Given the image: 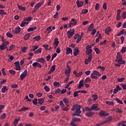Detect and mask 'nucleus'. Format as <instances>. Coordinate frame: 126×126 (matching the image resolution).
<instances>
[{
	"label": "nucleus",
	"instance_id": "ea45409f",
	"mask_svg": "<svg viewBox=\"0 0 126 126\" xmlns=\"http://www.w3.org/2000/svg\"><path fill=\"white\" fill-rule=\"evenodd\" d=\"M9 73H10V74H12V75H14V74H15V71L12 69H10L9 70Z\"/></svg>",
	"mask_w": 126,
	"mask_h": 126
},
{
	"label": "nucleus",
	"instance_id": "a18cd8bd",
	"mask_svg": "<svg viewBox=\"0 0 126 126\" xmlns=\"http://www.w3.org/2000/svg\"><path fill=\"white\" fill-rule=\"evenodd\" d=\"M6 36H7V37H9V38H12V37H13V35L10 32H7Z\"/></svg>",
	"mask_w": 126,
	"mask_h": 126
},
{
	"label": "nucleus",
	"instance_id": "ddd939ff",
	"mask_svg": "<svg viewBox=\"0 0 126 126\" xmlns=\"http://www.w3.org/2000/svg\"><path fill=\"white\" fill-rule=\"evenodd\" d=\"M70 69H65L64 71V74L66 75V77H70L69 74H70Z\"/></svg>",
	"mask_w": 126,
	"mask_h": 126
},
{
	"label": "nucleus",
	"instance_id": "412c9836",
	"mask_svg": "<svg viewBox=\"0 0 126 126\" xmlns=\"http://www.w3.org/2000/svg\"><path fill=\"white\" fill-rule=\"evenodd\" d=\"M18 8L20 9V10H23L25 11L26 10V8L25 7H23L22 5L18 4Z\"/></svg>",
	"mask_w": 126,
	"mask_h": 126
},
{
	"label": "nucleus",
	"instance_id": "dca6fc26",
	"mask_svg": "<svg viewBox=\"0 0 126 126\" xmlns=\"http://www.w3.org/2000/svg\"><path fill=\"white\" fill-rule=\"evenodd\" d=\"M31 33H28L27 34H26L24 37V40H25V41H27V40H28V38L31 37Z\"/></svg>",
	"mask_w": 126,
	"mask_h": 126
},
{
	"label": "nucleus",
	"instance_id": "8fccbe9b",
	"mask_svg": "<svg viewBox=\"0 0 126 126\" xmlns=\"http://www.w3.org/2000/svg\"><path fill=\"white\" fill-rule=\"evenodd\" d=\"M28 47H24L22 49V52L23 53H26V51H27Z\"/></svg>",
	"mask_w": 126,
	"mask_h": 126
},
{
	"label": "nucleus",
	"instance_id": "e433bc0d",
	"mask_svg": "<svg viewBox=\"0 0 126 126\" xmlns=\"http://www.w3.org/2000/svg\"><path fill=\"white\" fill-rule=\"evenodd\" d=\"M27 76H26L25 75H23L22 74H21L20 76V78L21 79V80L23 81V80L24 79V78H25V77H26Z\"/></svg>",
	"mask_w": 126,
	"mask_h": 126
},
{
	"label": "nucleus",
	"instance_id": "3c124183",
	"mask_svg": "<svg viewBox=\"0 0 126 126\" xmlns=\"http://www.w3.org/2000/svg\"><path fill=\"white\" fill-rule=\"evenodd\" d=\"M74 39H78V38H79V34L78 33H76L74 36H73Z\"/></svg>",
	"mask_w": 126,
	"mask_h": 126
},
{
	"label": "nucleus",
	"instance_id": "49530a36",
	"mask_svg": "<svg viewBox=\"0 0 126 126\" xmlns=\"http://www.w3.org/2000/svg\"><path fill=\"white\" fill-rule=\"evenodd\" d=\"M6 117V115H5V113H3L0 116V119L1 120H3V119H5Z\"/></svg>",
	"mask_w": 126,
	"mask_h": 126
},
{
	"label": "nucleus",
	"instance_id": "c9c22d12",
	"mask_svg": "<svg viewBox=\"0 0 126 126\" xmlns=\"http://www.w3.org/2000/svg\"><path fill=\"white\" fill-rule=\"evenodd\" d=\"M87 12H88V9H83V10L81 11V14H86L87 13Z\"/></svg>",
	"mask_w": 126,
	"mask_h": 126
},
{
	"label": "nucleus",
	"instance_id": "f704fd0d",
	"mask_svg": "<svg viewBox=\"0 0 126 126\" xmlns=\"http://www.w3.org/2000/svg\"><path fill=\"white\" fill-rule=\"evenodd\" d=\"M125 78L124 77H123L121 78H118L117 79V81H118V82H123L124 80H125Z\"/></svg>",
	"mask_w": 126,
	"mask_h": 126
},
{
	"label": "nucleus",
	"instance_id": "58836bf2",
	"mask_svg": "<svg viewBox=\"0 0 126 126\" xmlns=\"http://www.w3.org/2000/svg\"><path fill=\"white\" fill-rule=\"evenodd\" d=\"M60 83L59 82H58L57 81H55L54 83H53V85L54 86H56V87H59L60 86Z\"/></svg>",
	"mask_w": 126,
	"mask_h": 126
},
{
	"label": "nucleus",
	"instance_id": "774afa93",
	"mask_svg": "<svg viewBox=\"0 0 126 126\" xmlns=\"http://www.w3.org/2000/svg\"><path fill=\"white\" fill-rule=\"evenodd\" d=\"M62 19L63 21H67V20H68V17H63Z\"/></svg>",
	"mask_w": 126,
	"mask_h": 126
},
{
	"label": "nucleus",
	"instance_id": "864d4df0",
	"mask_svg": "<svg viewBox=\"0 0 126 126\" xmlns=\"http://www.w3.org/2000/svg\"><path fill=\"white\" fill-rule=\"evenodd\" d=\"M124 34V30H122L121 31H120L117 34V36H121V35H123Z\"/></svg>",
	"mask_w": 126,
	"mask_h": 126
},
{
	"label": "nucleus",
	"instance_id": "bb28decb",
	"mask_svg": "<svg viewBox=\"0 0 126 126\" xmlns=\"http://www.w3.org/2000/svg\"><path fill=\"white\" fill-rule=\"evenodd\" d=\"M87 50L86 51V54L87 55H90V54H91V53H92V49H86Z\"/></svg>",
	"mask_w": 126,
	"mask_h": 126
},
{
	"label": "nucleus",
	"instance_id": "4c0bfd02",
	"mask_svg": "<svg viewBox=\"0 0 126 126\" xmlns=\"http://www.w3.org/2000/svg\"><path fill=\"white\" fill-rule=\"evenodd\" d=\"M32 103L34 105H37V104H38V99L34 98V99L32 100Z\"/></svg>",
	"mask_w": 126,
	"mask_h": 126
},
{
	"label": "nucleus",
	"instance_id": "f03ea898",
	"mask_svg": "<svg viewBox=\"0 0 126 126\" xmlns=\"http://www.w3.org/2000/svg\"><path fill=\"white\" fill-rule=\"evenodd\" d=\"M115 61L118 63L119 64H125V63H126V61L123 60V56L121 55V53L120 52L117 53Z\"/></svg>",
	"mask_w": 126,
	"mask_h": 126
},
{
	"label": "nucleus",
	"instance_id": "b1692460",
	"mask_svg": "<svg viewBox=\"0 0 126 126\" xmlns=\"http://www.w3.org/2000/svg\"><path fill=\"white\" fill-rule=\"evenodd\" d=\"M29 109V108L24 106L19 110V112H22L23 111H26V110H28Z\"/></svg>",
	"mask_w": 126,
	"mask_h": 126
},
{
	"label": "nucleus",
	"instance_id": "7c9ffc66",
	"mask_svg": "<svg viewBox=\"0 0 126 126\" xmlns=\"http://www.w3.org/2000/svg\"><path fill=\"white\" fill-rule=\"evenodd\" d=\"M20 120V117H19V119H16L14 120L13 124L15 125V126H16V125L18 124V122H19V120Z\"/></svg>",
	"mask_w": 126,
	"mask_h": 126
},
{
	"label": "nucleus",
	"instance_id": "a211bd4d",
	"mask_svg": "<svg viewBox=\"0 0 126 126\" xmlns=\"http://www.w3.org/2000/svg\"><path fill=\"white\" fill-rule=\"evenodd\" d=\"M37 29V27L34 26L33 27H31L28 29L27 31L28 32H31V31H34V30H36Z\"/></svg>",
	"mask_w": 126,
	"mask_h": 126
},
{
	"label": "nucleus",
	"instance_id": "5fc2aeb1",
	"mask_svg": "<svg viewBox=\"0 0 126 126\" xmlns=\"http://www.w3.org/2000/svg\"><path fill=\"white\" fill-rule=\"evenodd\" d=\"M99 7H100V6L99 5V3H96L95 6V9L96 10H98V9H99Z\"/></svg>",
	"mask_w": 126,
	"mask_h": 126
},
{
	"label": "nucleus",
	"instance_id": "9b49d317",
	"mask_svg": "<svg viewBox=\"0 0 126 126\" xmlns=\"http://www.w3.org/2000/svg\"><path fill=\"white\" fill-rule=\"evenodd\" d=\"M112 31V29H111V27H109L105 29V32L106 34V35H110V32Z\"/></svg>",
	"mask_w": 126,
	"mask_h": 126
},
{
	"label": "nucleus",
	"instance_id": "79ce46f5",
	"mask_svg": "<svg viewBox=\"0 0 126 126\" xmlns=\"http://www.w3.org/2000/svg\"><path fill=\"white\" fill-rule=\"evenodd\" d=\"M44 89L46 92H49L50 91V88L49 87H48V86H45Z\"/></svg>",
	"mask_w": 126,
	"mask_h": 126
},
{
	"label": "nucleus",
	"instance_id": "473e14b6",
	"mask_svg": "<svg viewBox=\"0 0 126 126\" xmlns=\"http://www.w3.org/2000/svg\"><path fill=\"white\" fill-rule=\"evenodd\" d=\"M42 49L41 48H39L37 50L34 51V54H40L41 53L42 51L41 50Z\"/></svg>",
	"mask_w": 126,
	"mask_h": 126
},
{
	"label": "nucleus",
	"instance_id": "72a5a7b5",
	"mask_svg": "<svg viewBox=\"0 0 126 126\" xmlns=\"http://www.w3.org/2000/svg\"><path fill=\"white\" fill-rule=\"evenodd\" d=\"M87 60H88V61H89V63H90V62H91V61H92V54H90L89 55V57L88 59H87Z\"/></svg>",
	"mask_w": 126,
	"mask_h": 126
},
{
	"label": "nucleus",
	"instance_id": "4468645a",
	"mask_svg": "<svg viewBox=\"0 0 126 126\" xmlns=\"http://www.w3.org/2000/svg\"><path fill=\"white\" fill-rule=\"evenodd\" d=\"M56 70V65H53L51 67V69L48 72V74H51L52 72H54V71Z\"/></svg>",
	"mask_w": 126,
	"mask_h": 126
},
{
	"label": "nucleus",
	"instance_id": "09e8293b",
	"mask_svg": "<svg viewBox=\"0 0 126 126\" xmlns=\"http://www.w3.org/2000/svg\"><path fill=\"white\" fill-rule=\"evenodd\" d=\"M6 83V79H3L2 81L0 82V85H2L3 84H4V83Z\"/></svg>",
	"mask_w": 126,
	"mask_h": 126
},
{
	"label": "nucleus",
	"instance_id": "393cba45",
	"mask_svg": "<svg viewBox=\"0 0 126 126\" xmlns=\"http://www.w3.org/2000/svg\"><path fill=\"white\" fill-rule=\"evenodd\" d=\"M60 43V41H59V38H55L54 39V43L53 45H58Z\"/></svg>",
	"mask_w": 126,
	"mask_h": 126
},
{
	"label": "nucleus",
	"instance_id": "bf43d9fd",
	"mask_svg": "<svg viewBox=\"0 0 126 126\" xmlns=\"http://www.w3.org/2000/svg\"><path fill=\"white\" fill-rule=\"evenodd\" d=\"M1 71H2V73L3 75H6V73H5V69H4V68H2Z\"/></svg>",
	"mask_w": 126,
	"mask_h": 126
},
{
	"label": "nucleus",
	"instance_id": "0eeeda50",
	"mask_svg": "<svg viewBox=\"0 0 126 126\" xmlns=\"http://www.w3.org/2000/svg\"><path fill=\"white\" fill-rule=\"evenodd\" d=\"M109 113H106L103 110L100 111L99 113V116H100V117H107L109 116Z\"/></svg>",
	"mask_w": 126,
	"mask_h": 126
},
{
	"label": "nucleus",
	"instance_id": "423d86ee",
	"mask_svg": "<svg viewBox=\"0 0 126 126\" xmlns=\"http://www.w3.org/2000/svg\"><path fill=\"white\" fill-rule=\"evenodd\" d=\"M21 31V28H20V27H17L16 28L15 30H13L12 31V34H18L20 33V32Z\"/></svg>",
	"mask_w": 126,
	"mask_h": 126
},
{
	"label": "nucleus",
	"instance_id": "6e6d98bb",
	"mask_svg": "<svg viewBox=\"0 0 126 126\" xmlns=\"http://www.w3.org/2000/svg\"><path fill=\"white\" fill-rule=\"evenodd\" d=\"M104 10H107V4L106 3H104L102 6Z\"/></svg>",
	"mask_w": 126,
	"mask_h": 126
},
{
	"label": "nucleus",
	"instance_id": "20e7f679",
	"mask_svg": "<svg viewBox=\"0 0 126 126\" xmlns=\"http://www.w3.org/2000/svg\"><path fill=\"white\" fill-rule=\"evenodd\" d=\"M74 29H73L72 30H70V31H68L67 32V37L69 38H71L73 35H74Z\"/></svg>",
	"mask_w": 126,
	"mask_h": 126
},
{
	"label": "nucleus",
	"instance_id": "c03bdc74",
	"mask_svg": "<svg viewBox=\"0 0 126 126\" xmlns=\"http://www.w3.org/2000/svg\"><path fill=\"white\" fill-rule=\"evenodd\" d=\"M57 56H58V54H57L56 53L53 55V56L51 58V62H53V61H54V59H55V58H56V57H57Z\"/></svg>",
	"mask_w": 126,
	"mask_h": 126
},
{
	"label": "nucleus",
	"instance_id": "0e129e2a",
	"mask_svg": "<svg viewBox=\"0 0 126 126\" xmlns=\"http://www.w3.org/2000/svg\"><path fill=\"white\" fill-rule=\"evenodd\" d=\"M122 17L124 19H126V11L123 12V14H122Z\"/></svg>",
	"mask_w": 126,
	"mask_h": 126
},
{
	"label": "nucleus",
	"instance_id": "338daca9",
	"mask_svg": "<svg viewBox=\"0 0 126 126\" xmlns=\"http://www.w3.org/2000/svg\"><path fill=\"white\" fill-rule=\"evenodd\" d=\"M14 48V45L11 44L9 48V51H11Z\"/></svg>",
	"mask_w": 126,
	"mask_h": 126
},
{
	"label": "nucleus",
	"instance_id": "13d9d810",
	"mask_svg": "<svg viewBox=\"0 0 126 126\" xmlns=\"http://www.w3.org/2000/svg\"><path fill=\"white\" fill-rule=\"evenodd\" d=\"M116 112L117 113H119V114H122L123 113V110H121L119 108H117L116 109Z\"/></svg>",
	"mask_w": 126,
	"mask_h": 126
},
{
	"label": "nucleus",
	"instance_id": "cd10ccee",
	"mask_svg": "<svg viewBox=\"0 0 126 126\" xmlns=\"http://www.w3.org/2000/svg\"><path fill=\"white\" fill-rule=\"evenodd\" d=\"M85 111H87L88 112H89V111H92L91 109V107L89 108V107H86L85 108L83 109V111L85 112Z\"/></svg>",
	"mask_w": 126,
	"mask_h": 126
},
{
	"label": "nucleus",
	"instance_id": "9d476101",
	"mask_svg": "<svg viewBox=\"0 0 126 126\" xmlns=\"http://www.w3.org/2000/svg\"><path fill=\"white\" fill-rule=\"evenodd\" d=\"M76 4L78 7H82V6L83 5V1L81 0H77Z\"/></svg>",
	"mask_w": 126,
	"mask_h": 126
},
{
	"label": "nucleus",
	"instance_id": "f8f14e48",
	"mask_svg": "<svg viewBox=\"0 0 126 126\" xmlns=\"http://www.w3.org/2000/svg\"><path fill=\"white\" fill-rule=\"evenodd\" d=\"M84 87V81L83 80H81L79 83L78 88L79 89H81L82 87Z\"/></svg>",
	"mask_w": 126,
	"mask_h": 126
},
{
	"label": "nucleus",
	"instance_id": "f257e3e1",
	"mask_svg": "<svg viewBox=\"0 0 126 126\" xmlns=\"http://www.w3.org/2000/svg\"><path fill=\"white\" fill-rule=\"evenodd\" d=\"M80 109H81L80 105L78 104L73 105V107L71 108L72 111H75V113L73 115V116H78L79 117V116H80V114H81Z\"/></svg>",
	"mask_w": 126,
	"mask_h": 126
},
{
	"label": "nucleus",
	"instance_id": "4d7b16f0",
	"mask_svg": "<svg viewBox=\"0 0 126 126\" xmlns=\"http://www.w3.org/2000/svg\"><path fill=\"white\" fill-rule=\"evenodd\" d=\"M121 86H122L123 89L124 90H126V85H125L124 84H120Z\"/></svg>",
	"mask_w": 126,
	"mask_h": 126
},
{
	"label": "nucleus",
	"instance_id": "680f3d73",
	"mask_svg": "<svg viewBox=\"0 0 126 126\" xmlns=\"http://www.w3.org/2000/svg\"><path fill=\"white\" fill-rule=\"evenodd\" d=\"M4 108V105H0V114L2 112V109Z\"/></svg>",
	"mask_w": 126,
	"mask_h": 126
},
{
	"label": "nucleus",
	"instance_id": "69168bd1",
	"mask_svg": "<svg viewBox=\"0 0 126 126\" xmlns=\"http://www.w3.org/2000/svg\"><path fill=\"white\" fill-rule=\"evenodd\" d=\"M16 70H20V69H21V67L20 66V65H16Z\"/></svg>",
	"mask_w": 126,
	"mask_h": 126
},
{
	"label": "nucleus",
	"instance_id": "f3484780",
	"mask_svg": "<svg viewBox=\"0 0 126 126\" xmlns=\"http://www.w3.org/2000/svg\"><path fill=\"white\" fill-rule=\"evenodd\" d=\"M94 114H95L94 112L92 111H89L86 113V116L87 117H92Z\"/></svg>",
	"mask_w": 126,
	"mask_h": 126
},
{
	"label": "nucleus",
	"instance_id": "2eb2a0df",
	"mask_svg": "<svg viewBox=\"0 0 126 126\" xmlns=\"http://www.w3.org/2000/svg\"><path fill=\"white\" fill-rule=\"evenodd\" d=\"M36 62H38V63H45L46 61L44 58H37L36 59Z\"/></svg>",
	"mask_w": 126,
	"mask_h": 126
},
{
	"label": "nucleus",
	"instance_id": "aec40b11",
	"mask_svg": "<svg viewBox=\"0 0 126 126\" xmlns=\"http://www.w3.org/2000/svg\"><path fill=\"white\" fill-rule=\"evenodd\" d=\"M44 103V98H38L37 99V104H39V105H42Z\"/></svg>",
	"mask_w": 126,
	"mask_h": 126
},
{
	"label": "nucleus",
	"instance_id": "5701e85b",
	"mask_svg": "<svg viewBox=\"0 0 126 126\" xmlns=\"http://www.w3.org/2000/svg\"><path fill=\"white\" fill-rule=\"evenodd\" d=\"M115 101H116V102H117V103H118L119 104H121V105H123V104H124V102H123V101H122V100H121L120 98H116L115 99Z\"/></svg>",
	"mask_w": 126,
	"mask_h": 126
},
{
	"label": "nucleus",
	"instance_id": "de8ad7c7",
	"mask_svg": "<svg viewBox=\"0 0 126 126\" xmlns=\"http://www.w3.org/2000/svg\"><path fill=\"white\" fill-rule=\"evenodd\" d=\"M63 102L66 104V105H67L68 104V100L67 99V98H64L63 99Z\"/></svg>",
	"mask_w": 126,
	"mask_h": 126
},
{
	"label": "nucleus",
	"instance_id": "a19ab883",
	"mask_svg": "<svg viewBox=\"0 0 126 126\" xmlns=\"http://www.w3.org/2000/svg\"><path fill=\"white\" fill-rule=\"evenodd\" d=\"M94 51L97 55H99V54H100V50H99V48L96 47L94 49Z\"/></svg>",
	"mask_w": 126,
	"mask_h": 126
},
{
	"label": "nucleus",
	"instance_id": "052dcab7",
	"mask_svg": "<svg viewBox=\"0 0 126 126\" xmlns=\"http://www.w3.org/2000/svg\"><path fill=\"white\" fill-rule=\"evenodd\" d=\"M96 32H97V31L96 30V29L93 30L91 32L92 35H95V34L96 33Z\"/></svg>",
	"mask_w": 126,
	"mask_h": 126
},
{
	"label": "nucleus",
	"instance_id": "c756f323",
	"mask_svg": "<svg viewBox=\"0 0 126 126\" xmlns=\"http://www.w3.org/2000/svg\"><path fill=\"white\" fill-rule=\"evenodd\" d=\"M26 24V20H24L21 22V24L20 25L21 27H24V25Z\"/></svg>",
	"mask_w": 126,
	"mask_h": 126
},
{
	"label": "nucleus",
	"instance_id": "2f4dec72",
	"mask_svg": "<svg viewBox=\"0 0 126 126\" xmlns=\"http://www.w3.org/2000/svg\"><path fill=\"white\" fill-rule=\"evenodd\" d=\"M33 39V40H36V41H39L41 40V37L40 35H37L36 36L34 37Z\"/></svg>",
	"mask_w": 126,
	"mask_h": 126
},
{
	"label": "nucleus",
	"instance_id": "39448f33",
	"mask_svg": "<svg viewBox=\"0 0 126 126\" xmlns=\"http://www.w3.org/2000/svg\"><path fill=\"white\" fill-rule=\"evenodd\" d=\"M92 111H100V108H98V104H94L91 107Z\"/></svg>",
	"mask_w": 126,
	"mask_h": 126
},
{
	"label": "nucleus",
	"instance_id": "a878e982",
	"mask_svg": "<svg viewBox=\"0 0 126 126\" xmlns=\"http://www.w3.org/2000/svg\"><path fill=\"white\" fill-rule=\"evenodd\" d=\"M41 5H42V3L38 2L34 6V7H35L36 9H38V8H40V7H41Z\"/></svg>",
	"mask_w": 126,
	"mask_h": 126
},
{
	"label": "nucleus",
	"instance_id": "c85d7f7f",
	"mask_svg": "<svg viewBox=\"0 0 126 126\" xmlns=\"http://www.w3.org/2000/svg\"><path fill=\"white\" fill-rule=\"evenodd\" d=\"M92 98H94V99H93V101H96V100H97V99H98V95H97V94H93L92 95Z\"/></svg>",
	"mask_w": 126,
	"mask_h": 126
},
{
	"label": "nucleus",
	"instance_id": "7ed1b4c3",
	"mask_svg": "<svg viewBox=\"0 0 126 126\" xmlns=\"http://www.w3.org/2000/svg\"><path fill=\"white\" fill-rule=\"evenodd\" d=\"M98 76H101V74L97 71V70H94L91 74V77L93 79H98L99 78Z\"/></svg>",
	"mask_w": 126,
	"mask_h": 126
},
{
	"label": "nucleus",
	"instance_id": "1a4fd4ad",
	"mask_svg": "<svg viewBox=\"0 0 126 126\" xmlns=\"http://www.w3.org/2000/svg\"><path fill=\"white\" fill-rule=\"evenodd\" d=\"M66 55H72V50L69 47H66Z\"/></svg>",
	"mask_w": 126,
	"mask_h": 126
},
{
	"label": "nucleus",
	"instance_id": "603ef678",
	"mask_svg": "<svg viewBox=\"0 0 126 126\" xmlns=\"http://www.w3.org/2000/svg\"><path fill=\"white\" fill-rule=\"evenodd\" d=\"M106 103L107 104V105H114V102H113V101H106Z\"/></svg>",
	"mask_w": 126,
	"mask_h": 126
},
{
	"label": "nucleus",
	"instance_id": "e2e57ef3",
	"mask_svg": "<svg viewBox=\"0 0 126 126\" xmlns=\"http://www.w3.org/2000/svg\"><path fill=\"white\" fill-rule=\"evenodd\" d=\"M74 122H80V118H75L73 119Z\"/></svg>",
	"mask_w": 126,
	"mask_h": 126
},
{
	"label": "nucleus",
	"instance_id": "37998d69",
	"mask_svg": "<svg viewBox=\"0 0 126 126\" xmlns=\"http://www.w3.org/2000/svg\"><path fill=\"white\" fill-rule=\"evenodd\" d=\"M126 48L125 47H123L120 52L122 53V54H124V53H126Z\"/></svg>",
	"mask_w": 126,
	"mask_h": 126
},
{
	"label": "nucleus",
	"instance_id": "6ab92c4d",
	"mask_svg": "<svg viewBox=\"0 0 126 126\" xmlns=\"http://www.w3.org/2000/svg\"><path fill=\"white\" fill-rule=\"evenodd\" d=\"M94 29V24L93 23L91 24L90 26L88 28V31H92Z\"/></svg>",
	"mask_w": 126,
	"mask_h": 126
},
{
	"label": "nucleus",
	"instance_id": "6e6552de",
	"mask_svg": "<svg viewBox=\"0 0 126 126\" xmlns=\"http://www.w3.org/2000/svg\"><path fill=\"white\" fill-rule=\"evenodd\" d=\"M80 53V51H79V48H78V47H75L73 49V55L75 57H76L77 55H79Z\"/></svg>",
	"mask_w": 126,
	"mask_h": 126
},
{
	"label": "nucleus",
	"instance_id": "4be33fe9",
	"mask_svg": "<svg viewBox=\"0 0 126 126\" xmlns=\"http://www.w3.org/2000/svg\"><path fill=\"white\" fill-rule=\"evenodd\" d=\"M8 89L6 86H4L1 90L2 93H5V91H8Z\"/></svg>",
	"mask_w": 126,
	"mask_h": 126
}]
</instances>
